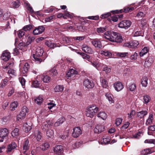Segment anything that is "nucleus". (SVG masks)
Here are the masks:
<instances>
[{"mask_svg": "<svg viewBox=\"0 0 155 155\" xmlns=\"http://www.w3.org/2000/svg\"><path fill=\"white\" fill-rule=\"evenodd\" d=\"M44 51L42 49H38L36 51V54H33V57L35 60L37 61V63H40L42 61L45 60V58H43L41 56L43 54Z\"/></svg>", "mask_w": 155, "mask_h": 155, "instance_id": "nucleus-1", "label": "nucleus"}, {"mask_svg": "<svg viewBox=\"0 0 155 155\" xmlns=\"http://www.w3.org/2000/svg\"><path fill=\"white\" fill-rule=\"evenodd\" d=\"M131 24V22L128 20L121 21L119 24L118 27L121 28L127 29L129 27Z\"/></svg>", "mask_w": 155, "mask_h": 155, "instance_id": "nucleus-2", "label": "nucleus"}, {"mask_svg": "<svg viewBox=\"0 0 155 155\" xmlns=\"http://www.w3.org/2000/svg\"><path fill=\"white\" fill-rule=\"evenodd\" d=\"M113 37L112 42H115L117 43L121 42L123 41L122 36L121 35L116 32H113Z\"/></svg>", "mask_w": 155, "mask_h": 155, "instance_id": "nucleus-3", "label": "nucleus"}, {"mask_svg": "<svg viewBox=\"0 0 155 155\" xmlns=\"http://www.w3.org/2000/svg\"><path fill=\"white\" fill-rule=\"evenodd\" d=\"M82 134L81 130L80 127H77L73 129V132L72 133V136L75 138L78 137Z\"/></svg>", "mask_w": 155, "mask_h": 155, "instance_id": "nucleus-4", "label": "nucleus"}, {"mask_svg": "<svg viewBox=\"0 0 155 155\" xmlns=\"http://www.w3.org/2000/svg\"><path fill=\"white\" fill-rule=\"evenodd\" d=\"M54 151L56 154L60 155L63 152V147L61 145H56L54 148Z\"/></svg>", "mask_w": 155, "mask_h": 155, "instance_id": "nucleus-5", "label": "nucleus"}, {"mask_svg": "<svg viewBox=\"0 0 155 155\" xmlns=\"http://www.w3.org/2000/svg\"><path fill=\"white\" fill-rule=\"evenodd\" d=\"M83 84L84 86L88 89L92 88L94 86V84L93 81H90L88 79H86L84 80Z\"/></svg>", "mask_w": 155, "mask_h": 155, "instance_id": "nucleus-6", "label": "nucleus"}, {"mask_svg": "<svg viewBox=\"0 0 155 155\" xmlns=\"http://www.w3.org/2000/svg\"><path fill=\"white\" fill-rule=\"evenodd\" d=\"M34 134L32 136V137L37 141H39L42 137L41 133L40 131L37 130L34 131Z\"/></svg>", "mask_w": 155, "mask_h": 155, "instance_id": "nucleus-7", "label": "nucleus"}, {"mask_svg": "<svg viewBox=\"0 0 155 155\" xmlns=\"http://www.w3.org/2000/svg\"><path fill=\"white\" fill-rule=\"evenodd\" d=\"M105 129L104 127L101 124L97 125L94 128V133L99 134L104 131Z\"/></svg>", "mask_w": 155, "mask_h": 155, "instance_id": "nucleus-8", "label": "nucleus"}, {"mask_svg": "<svg viewBox=\"0 0 155 155\" xmlns=\"http://www.w3.org/2000/svg\"><path fill=\"white\" fill-rule=\"evenodd\" d=\"M82 50L85 52L91 54L93 52V51L91 48L86 45H83L82 46Z\"/></svg>", "mask_w": 155, "mask_h": 155, "instance_id": "nucleus-9", "label": "nucleus"}, {"mask_svg": "<svg viewBox=\"0 0 155 155\" xmlns=\"http://www.w3.org/2000/svg\"><path fill=\"white\" fill-rule=\"evenodd\" d=\"M10 57V53L8 52L5 51L2 54L1 58L2 60L6 61L8 60Z\"/></svg>", "mask_w": 155, "mask_h": 155, "instance_id": "nucleus-10", "label": "nucleus"}, {"mask_svg": "<svg viewBox=\"0 0 155 155\" xmlns=\"http://www.w3.org/2000/svg\"><path fill=\"white\" fill-rule=\"evenodd\" d=\"M94 107H88L87 109L86 115L87 117H92L94 115L93 108Z\"/></svg>", "mask_w": 155, "mask_h": 155, "instance_id": "nucleus-11", "label": "nucleus"}, {"mask_svg": "<svg viewBox=\"0 0 155 155\" xmlns=\"http://www.w3.org/2000/svg\"><path fill=\"white\" fill-rule=\"evenodd\" d=\"M114 86L115 90L117 91H120L124 88V85L120 82H118L114 83Z\"/></svg>", "mask_w": 155, "mask_h": 155, "instance_id": "nucleus-12", "label": "nucleus"}, {"mask_svg": "<svg viewBox=\"0 0 155 155\" xmlns=\"http://www.w3.org/2000/svg\"><path fill=\"white\" fill-rule=\"evenodd\" d=\"M9 132L6 128H0V136L5 137L8 136Z\"/></svg>", "mask_w": 155, "mask_h": 155, "instance_id": "nucleus-13", "label": "nucleus"}, {"mask_svg": "<svg viewBox=\"0 0 155 155\" xmlns=\"http://www.w3.org/2000/svg\"><path fill=\"white\" fill-rule=\"evenodd\" d=\"M17 147V145L15 142L9 144L7 147L6 152L7 153L11 152L13 150L15 149Z\"/></svg>", "mask_w": 155, "mask_h": 155, "instance_id": "nucleus-14", "label": "nucleus"}, {"mask_svg": "<svg viewBox=\"0 0 155 155\" xmlns=\"http://www.w3.org/2000/svg\"><path fill=\"white\" fill-rule=\"evenodd\" d=\"M29 141L28 139L26 140L24 142L23 146V152L24 154H26V151L28 150L29 147Z\"/></svg>", "mask_w": 155, "mask_h": 155, "instance_id": "nucleus-15", "label": "nucleus"}, {"mask_svg": "<svg viewBox=\"0 0 155 155\" xmlns=\"http://www.w3.org/2000/svg\"><path fill=\"white\" fill-rule=\"evenodd\" d=\"M148 112L146 110H142L137 113V116L139 118L142 119L143 120V118L147 114Z\"/></svg>", "mask_w": 155, "mask_h": 155, "instance_id": "nucleus-16", "label": "nucleus"}, {"mask_svg": "<svg viewBox=\"0 0 155 155\" xmlns=\"http://www.w3.org/2000/svg\"><path fill=\"white\" fill-rule=\"evenodd\" d=\"M32 124L30 122H26L24 124V127L25 128V131L28 133L32 129L31 126Z\"/></svg>", "mask_w": 155, "mask_h": 155, "instance_id": "nucleus-17", "label": "nucleus"}, {"mask_svg": "<svg viewBox=\"0 0 155 155\" xmlns=\"http://www.w3.org/2000/svg\"><path fill=\"white\" fill-rule=\"evenodd\" d=\"M153 58L152 57H148L146 59L144 64L147 67H148L151 65V64L153 63Z\"/></svg>", "mask_w": 155, "mask_h": 155, "instance_id": "nucleus-18", "label": "nucleus"}, {"mask_svg": "<svg viewBox=\"0 0 155 155\" xmlns=\"http://www.w3.org/2000/svg\"><path fill=\"white\" fill-rule=\"evenodd\" d=\"M65 120L64 117L63 116L62 117L54 123V126L57 127L60 125L65 121Z\"/></svg>", "mask_w": 155, "mask_h": 155, "instance_id": "nucleus-19", "label": "nucleus"}, {"mask_svg": "<svg viewBox=\"0 0 155 155\" xmlns=\"http://www.w3.org/2000/svg\"><path fill=\"white\" fill-rule=\"evenodd\" d=\"M92 44L96 47L101 48L102 47L101 43L100 41L94 40L92 41Z\"/></svg>", "mask_w": 155, "mask_h": 155, "instance_id": "nucleus-20", "label": "nucleus"}, {"mask_svg": "<svg viewBox=\"0 0 155 155\" xmlns=\"http://www.w3.org/2000/svg\"><path fill=\"white\" fill-rule=\"evenodd\" d=\"M77 71L73 69L70 70L67 73L66 75L68 78L73 76L77 74Z\"/></svg>", "mask_w": 155, "mask_h": 155, "instance_id": "nucleus-21", "label": "nucleus"}, {"mask_svg": "<svg viewBox=\"0 0 155 155\" xmlns=\"http://www.w3.org/2000/svg\"><path fill=\"white\" fill-rule=\"evenodd\" d=\"M129 12V9L128 8V7L124 8V10H123L122 9H120V10H116L114 11H112V12L113 14H118L120 13H122L123 12Z\"/></svg>", "mask_w": 155, "mask_h": 155, "instance_id": "nucleus-22", "label": "nucleus"}, {"mask_svg": "<svg viewBox=\"0 0 155 155\" xmlns=\"http://www.w3.org/2000/svg\"><path fill=\"white\" fill-rule=\"evenodd\" d=\"M97 116L98 117L101 118L104 120H105L107 117V114L104 112H100L97 114Z\"/></svg>", "mask_w": 155, "mask_h": 155, "instance_id": "nucleus-23", "label": "nucleus"}, {"mask_svg": "<svg viewBox=\"0 0 155 155\" xmlns=\"http://www.w3.org/2000/svg\"><path fill=\"white\" fill-rule=\"evenodd\" d=\"M148 78L146 76H144L141 79V84L143 86L146 87L147 84Z\"/></svg>", "mask_w": 155, "mask_h": 155, "instance_id": "nucleus-24", "label": "nucleus"}, {"mask_svg": "<svg viewBox=\"0 0 155 155\" xmlns=\"http://www.w3.org/2000/svg\"><path fill=\"white\" fill-rule=\"evenodd\" d=\"M149 51V49L147 47H144L140 53V56H143L144 55L147 53Z\"/></svg>", "mask_w": 155, "mask_h": 155, "instance_id": "nucleus-25", "label": "nucleus"}, {"mask_svg": "<svg viewBox=\"0 0 155 155\" xmlns=\"http://www.w3.org/2000/svg\"><path fill=\"white\" fill-rule=\"evenodd\" d=\"M29 68L30 66L29 64L28 63H25L23 67V70H22L23 73L24 74L27 73L28 72Z\"/></svg>", "mask_w": 155, "mask_h": 155, "instance_id": "nucleus-26", "label": "nucleus"}, {"mask_svg": "<svg viewBox=\"0 0 155 155\" xmlns=\"http://www.w3.org/2000/svg\"><path fill=\"white\" fill-rule=\"evenodd\" d=\"M153 115L152 114H150L148 119L147 120L146 124V125H148L151 124L152 122V120H153Z\"/></svg>", "mask_w": 155, "mask_h": 155, "instance_id": "nucleus-27", "label": "nucleus"}, {"mask_svg": "<svg viewBox=\"0 0 155 155\" xmlns=\"http://www.w3.org/2000/svg\"><path fill=\"white\" fill-rule=\"evenodd\" d=\"M19 131L18 129L15 128L11 133L12 136L13 137H16L19 135Z\"/></svg>", "mask_w": 155, "mask_h": 155, "instance_id": "nucleus-28", "label": "nucleus"}, {"mask_svg": "<svg viewBox=\"0 0 155 155\" xmlns=\"http://www.w3.org/2000/svg\"><path fill=\"white\" fill-rule=\"evenodd\" d=\"M48 72L53 77L56 76L58 74L57 71L54 68L50 70Z\"/></svg>", "mask_w": 155, "mask_h": 155, "instance_id": "nucleus-29", "label": "nucleus"}, {"mask_svg": "<svg viewBox=\"0 0 155 155\" xmlns=\"http://www.w3.org/2000/svg\"><path fill=\"white\" fill-rule=\"evenodd\" d=\"M54 134V131L51 129H48L47 131L46 135L49 138H51Z\"/></svg>", "mask_w": 155, "mask_h": 155, "instance_id": "nucleus-30", "label": "nucleus"}, {"mask_svg": "<svg viewBox=\"0 0 155 155\" xmlns=\"http://www.w3.org/2000/svg\"><path fill=\"white\" fill-rule=\"evenodd\" d=\"M105 96H106V97L108 99L109 101L110 102V103H112L114 102V100L113 99V96L112 94H110L108 93H107L106 94Z\"/></svg>", "mask_w": 155, "mask_h": 155, "instance_id": "nucleus-31", "label": "nucleus"}, {"mask_svg": "<svg viewBox=\"0 0 155 155\" xmlns=\"http://www.w3.org/2000/svg\"><path fill=\"white\" fill-rule=\"evenodd\" d=\"M139 43L136 40L134 41L130 42L131 48H135L137 47V46L138 45Z\"/></svg>", "mask_w": 155, "mask_h": 155, "instance_id": "nucleus-32", "label": "nucleus"}, {"mask_svg": "<svg viewBox=\"0 0 155 155\" xmlns=\"http://www.w3.org/2000/svg\"><path fill=\"white\" fill-rule=\"evenodd\" d=\"M64 89V87L62 85H57L54 88L55 92L62 91Z\"/></svg>", "mask_w": 155, "mask_h": 155, "instance_id": "nucleus-33", "label": "nucleus"}, {"mask_svg": "<svg viewBox=\"0 0 155 155\" xmlns=\"http://www.w3.org/2000/svg\"><path fill=\"white\" fill-rule=\"evenodd\" d=\"M26 114L25 113H22L21 112L19 114L17 117V120L19 121L20 119H23L25 117Z\"/></svg>", "mask_w": 155, "mask_h": 155, "instance_id": "nucleus-34", "label": "nucleus"}, {"mask_svg": "<svg viewBox=\"0 0 155 155\" xmlns=\"http://www.w3.org/2000/svg\"><path fill=\"white\" fill-rule=\"evenodd\" d=\"M100 80L101 82L102 85L103 87L106 88L107 86V82L106 80L104 79L103 78H100Z\"/></svg>", "mask_w": 155, "mask_h": 155, "instance_id": "nucleus-35", "label": "nucleus"}, {"mask_svg": "<svg viewBox=\"0 0 155 155\" xmlns=\"http://www.w3.org/2000/svg\"><path fill=\"white\" fill-rule=\"evenodd\" d=\"M35 102L39 105H40L42 103L43 101V98L42 97L39 96L35 99Z\"/></svg>", "mask_w": 155, "mask_h": 155, "instance_id": "nucleus-36", "label": "nucleus"}, {"mask_svg": "<svg viewBox=\"0 0 155 155\" xmlns=\"http://www.w3.org/2000/svg\"><path fill=\"white\" fill-rule=\"evenodd\" d=\"M41 78L43 82L45 83L49 82L51 79L50 77L47 75L42 76Z\"/></svg>", "mask_w": 155, "mask_h": 155, "instance_id": "nucleus-37", "label": "nucleus"}, {"mask_svg": "<svg viewBox=\"0 0 155 155\" xmlns=\"http://www.w3.org/2000/svg\"><path fill=\"white\" fill-rule=\"evenodd\" d=\"M63 14V18L64 19H67V18H71L72 17V16L70 14L69 12L67 11H64V13Z\"/></svg>", "mask_w": 155, "mask_h": 155, "instance_id": "nucleus-38", "label": "nucleus"}, {"mask_svg": "<svg viewBox=\"0 0 155 155\" xmlns=\"http://www.w3.org/2000/svg\"><path fill=\"white\" fill-rule=\"evenodd\" d=\"M101 54H104L105 56L109 57H110L112 55L111 53L106 50L101 51Z\"/></svg>", "mask_w": 155, "mask_h": 155, "instance_id": "nucleus-39", "label": "nucleus"}, {"mask_svg": "<svg viewBox=\"0 0 155 155\" xmlns=\"http://www.w3.org/2000/svg\"><path fill=\"white\" fill-rule=\"evenodd\" d=\"M107 30V28L106 27H100L97 28V31L98 33H102L106 31Z\"/></svg>", "mask_w": 155, "mask_h": 155, "instance_id": "nucleus-40", "label": "nucleus"}, {"mask_svg": "<svg viewBox=\"0 0 155 155\" xmlns=\"http://www.w3.org/2000/svg\"><path fill=\"white\" fill-rule=\"evenodd\" d=\"M12 6L14 8H18L20 5V3L19 1L17 0L15 2H12Z\"/></svg>", "mask_w": 155, "mask_h": 155, "instance_id": "nucleus-41", "label": "nucleus"}, {"mask_svg": "<svg viewBox=\"0 0 155 155\" xmlns=\"http://www.w3.org/2000/svg\"><path fill=\"white\" fill-rule=\"evenodd\" d=\"M45 44L46 45H47L48 47H49L51 48H53L55 46V44L52 43L51 42H49L48 41H46L45 43Z\"/></svg>", "mask_w": 155, "mask_h": 155, "instance_id": "nucleus-42", "label": "nucleus"}, {"mask_svg": "<svg viewBox=\"0 0 155 155\" xmlns=\"http://www.w3.org/2000/svg\"><path fill=\"white\" fill-rule=\"evenodd\" d=\"M41 129L43 131H47L48 129H49L48 128V124L44 123L41 127Z\"/></svg>", "mask_w": 155, "mask_h": 155, "instance_id": "nucleus-43", "label": "nucleus"}, {"mask_svg": "<svg viewBox=\"0 0 155 155\" xmlns=\"http://www.w3.org/2000/svg\"><path fill=\"white\" fill-rule=\"evenodd\" d=\"M32 28V25H28L24 26L23 28V30L25 31H26L30 30Z\"/></svg>", "mask_w": 155, "mask_h": 155, "instance_id": "nucleus-44", "label": "nucleus"}, {"mask_svg": "<svg viewBox=\"0 0 155 155\" xmlns=\"http://www.w3.org/2000/svg\"><path fill=\"white\" fill-rule=\"evenodd\" d=\"M151 152H150V150L149 148L146 149L144 150L142 152V153L144 155H146L148 154H150Z\"/></svg>", "mask_w": 155, "mask_h": 155, "instance_id": "nucleus-45", "label": "nucleus"}, {"mask_svg": "<svg viewBox=\"0 0 155 155\" xmlns=\"http://www.w3.org/2000/svg\"><path fill=\"white\" fill-rule=\"evenodd\" d=\"M101 141L103 143L106 144L110 143V140L109 138H103L102 140H101Z\"/></svg>", "mask_w": 155, "mask_h": 155, "instance_id": "nucleus-46", "label": "nucleus"}, {"mask_svg": "<svg viewBox=\"0 0 155 155\" xmlns=\"http://www.w3.org/2000/svg\"><path fill=\"white\" fill-rule=\"evenodd\" d=\"M50 147L49 144L48 143H45L43 145H42L41 148L42 150H44L47 149Z\"/></svg>", "mask_w": 155, "mask_h": 155, "instance_id": "nucleus-47", "label": "nucleus"}, {"mask_svg": "<svg viewBox=\"0 0 155 155\" xmlns=\"http://www.w3.org/2000/svg\"><path fill=\"white\" fill-rule=\"evenodd\" d=\"M111 70V68H110L105 66L103 68L102 71H105L106 74H107L110 73Z\"/></svg>", "mask_w": 155, "mask_h": 155, "instance_id": "nucleus-48", "label": "nucleus"}, {"mask_svg": "<svg viewBox=\"0 0 155 155\" xmlns=\"http://www.w3.org/2000/svg\"><path fill=\"white\" fill-rule=\"evenodd\" d=\"M39 84L37 80L33 81L32 82V86L35 87H38L39 86Z\"/></svg>", "mask_w": 155, "mask_h": 155, "instance_id": "nucleus-49", "label": "nucleus"}, {"mask_svg": "<svg viewBox=\"0 0 155 155\" xmlns=\"http://www.w3.org/2000/svg\"><path fill=\"white\" fill-rule=\"evenodd\" d=\"M123 119L121 118H117L116 120L115 124L117 126L120 125L122 122Z\"/></svg>", "mask_w": 155, "mask_h": 155, "instance_id": "nucleus-50", "label": "nucleus"}, {"mask_svg": "<svg viewBox=\"0 0 155 155\" xmlns=\"http://www.w3.org/2000/svg\"><path fill=\"white\" fill-rule=\"evenodd\" d=\"M136 85L135 84L133 83L129 86V88L131 91H134L136 88Z\"/></svg>", "mask_w": 155, "mask_h": 155, "instance_id": "nucleus-51", "label": "nucleus"}, {"mask_svg": "<svg viewBox=\"0 0 155 155\" xmlns=\"http://www.w3.org/2000/svg\"><path fill=\"white\" fill-rule=\"evenodd\" d=\"M8 73L11 77H12L13 76L15 75V72L14 70L12 69H10L8 71Z\"/></svg>", "mask_w": 155, "mask_h": 155, "instance_id": "nucleus-52", "label": "nucleus"}, {"mask_svg": "<svg viewBox=\"0 0 155 155\" xmlns=\"http://www.w3.org/2000/svg\"><path fill=\"white\" fill-rule=\"evenodd\" d=\"M150 98L148 95H145L143 97V100L146 103H148L150 101Z\"/></svg>", "mask_w": 155, "mask_h": 155, "instance_id": "nucleus-53", "label": "nucleus"}, {"mask_svg": "<svg viewBox=\"0 0 155 155\" xmlns=\"http://www.w3.org/2000/svg\"><path fill=\"white\" fill-rule=\"evenodd\" d=\"M25 32L21 30H20L18 31V36L19 38H22L25 35Z\"/></svg>", "mask_w": 155, "mask_h": 155, "instance_id": "nucleus-54", "label": "nucleus"}, {"mask_svg": "<svg viewBox=\"0 0 155 155\" xmlns=\"http://www.w3.org/2000/svg\"><path fill=\"white\" fill-rule=\"evenodd\" d=\"M40 34L42 33L45 30V28L43 26H40L37 27Z\"/></svg>", "mask_w": 155, "mask_h": 155, "instance_id": "nucleus-55", "label": "nucleus"}, {"mask_svg": "<svg viewBox=\"0 0 155 155\" xmlns=\"http://www.w3.org/2000/svg\"><path fill=\"white\" fill-rule=\"evenodd\" d=\"M10 15L7 12L5 13L2 16L3 19L4 20H8L9 17Z\"/></svg>", "mask_w": 155, "mask_h": 155, "instance_id": "nucleus-56", "label": "nucleus"}, {"mask_svg": "<svg viewBox=\"0 0 155 155\" xmlns=\"http://www.w3.org/2000/svg\"><path fill=\"white\" fill-rule=\"evenodd\" d=\"M145 143L155 144V140L153 139L146 140L145 141Z\"/></svg>", "mask_w": 155, "mask_h": 155, "instance_id": "nucleus-57", "label": "nucleus"}, {"mask_svg": "<svg viewBox=\"0 0 155 155\" xmlns=\"http://www.w3.org/2000/svg\"><path fill=\"white\" fill-rule=\"evenodd\" d=\"M87 18L90 19H92L94 20H99V18L98 16H89Z\"/></svg>", "mask_w": 155, "mask_h": 155, "instance_id": "nucleus-58", "label": "nucleus"}, {"mask_svg": "<svg viewBox=\"0 0 155 155\" xmlns=\"http://www.w3.org/2000/svg\"><path fill=\"white\" fill-rule=\"evenodd\" d=\"M130 124L129 122H127L126 124H124V125L121 127V129L122 130H123L127 128L129 126Z\"/></svg>", "mask_w": 155, "mask_h": 155, "instance_id": "nucleus-59", "label": "nucleus"}, {"mask_svg": "<svg viewBox=\"0 0 155 155\" xmlns=\"http://www.w3.org/2000/svg\"><path fill=\"white\" fill-rule=\"evenodd\" d=\"M8 80L7 79H4L3 80V82L0 84V87L2 88L4 87L6 85V83L7 82Z\"/></svg>", "mask_w": 155, "mask_h": 155, "instance_id": "nucleus-60", "label": "nucleus"}, {"mask_svg": "<svg viewBox=\"0 0 155 155\" xmlns=\"http://www.w3.org/2000/svg\"><path fill=\"white\" fill-rule=\"evenodd\" d=\"M111 15V13H107L106 14L102 15L101 16V18L102 19L105 18H107L109 16Z\"/></svg>", "mask_w": 155, "mask_h": 155, "instance_id": "nucleus-61", "label": "nucleus"}, {"mask_svg": "<svg viewBox=\"0 0 155 155\" xmlns=\"http://www.w3.org/2000/svg\"><path fill=\"white\" fill-rule=\"evenodd\" d=\"M135 113L136 112L135 110H132L131 112L130 113L129 115V114H128V115H129L128 117L129 118H132V117L134 116L135 114Z\"/></svg>", "mask_w": 155, "mask_h": 155, "instance_id": "nucleus-62", "label": "nucleus"}, {"mask_svg": "<svg viewBox=\"0 0 155 155\" xmlns=\"http://www.w3.org/2000/svg\"><path fill=\"white\" fill-rule=\"evenodd\" d=\"M128 54V53H117V55L120 57H124L127 56V55Z\"/></svg>", "mask_w": 155, "mask_h": 155, "instance_id": "nucleus-63", "label": "nucleus"}, {"mask_svg": "<svg viewBox=\"0 0 155 155\" xmlns=\"http://www.w3.org/2000/svg\"><path fill=\"white\" fill-rule=\"evenodd\" d=\"M141 28L142 29L144 28V26L146 25V21L145 20H142L140 22Z\"/></svg>", "mask_w": 155, "mask_h": 155, "instance_id": "nucleus-64", "label": "nucleus"}]
</instances>
